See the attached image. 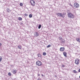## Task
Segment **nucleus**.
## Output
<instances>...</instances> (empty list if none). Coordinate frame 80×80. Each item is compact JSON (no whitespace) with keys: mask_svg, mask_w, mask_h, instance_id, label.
<instances>
[{"mask_svg":"<svg viewBox=\"0 0 80 80\" xmlns=\"http://www.w3.org/2000/svg\"><path fill=\"white\" fill-rule=\"evenodd\" d=\"M74 7H75L76 8H78V7H79V4L77 2L75 3L74 4Z\"/></svg>","mask_w":80,"mask_h":80,"instance_id":"nucleus-5","label":"nucleus"},{"mask_svg":"<svg viewBox=\"0 0 80 80\" xmlns=\"http://www.w3.org/2000/svg\"><path fill=\"white\" fill-rule=\"evenodd\" d=\"M70 6H71V7H72V5L71 4H70Z\"/></svg>","mask_w":80,"mask_h":80,"instance_id":"nucleus-31","label":"nucleus"},{"mask_svg":"<svg viewBox=\"0 0 80 80\" xmlns=\"http://www.w3.org/2000/svg\"><path fill=\"white\" fill-rule=\"evenodd\" d=\"M42 77H44V75H43V74H42Z\"/></svg>","mask_w":80,"mask_h":80,"instance_id":"nucleus-29","label":"nucleus"},{"mask_svg":"<svg viewBox=\"0 0 80 80\" xmlns=\"http://www.w3.org/2000/svg\"><path fill=\"white\" fill-rule=\"evenodd\" d=\"M18 20H22V18L21 17H19L18 18Z\"/></svg>","mask_w":80,"mask_h":80,"instance_id":"nucleus-20","label":"nucleus"},{"mask_svg":"<svg viewBox=\"0 0 80 80\" xmlns=\"http://www.w3.org/2000/svg\"><path fill=\"white\" fill-rule=\"evenodd\" d=\"M38 76H40V74H38Z\"/></svg>","mask_w":80,"mask_h":80,"instance_id":"nucleus-32","label":"nucleus"},{"mask_svg":"<svg viewBox=\"0 0 80 80\" xmlns=\"http://www.w3.org/2000/svg\"><path fill=\"white\" fill-rule=\"evenodd\" d=\"M34 35L35 37H38V36H39V34H38V33L37 32H35Z\"/></svg>","mask_w":80,"mask_h":80,"instance_id":"nucleus-8","label":"nucleus"},{"mask_svg":"<svg viewBox=\"0 0 80 80\" xmlns=\"http://www.w3.org/2000/svg\"><path fill=\"white\" fill-rule=\"evenodd\" d=\"M78 72H80V69L78 70Z\"/></svg>","mask_w":80,"mask_h":80,"instance_id":"nucleus-27","label":"nucleus"},{"mask_svg":"<svg viewBox=\"0 0 80 80\" xmlns=\"http://www.w3.org/2000/svg\"><path fill=\"white\" fill-rule=\"evenodd\" d=\"M8 75L9 76V77H11L12 76V73L11 72H9L8 73Z\"/></svg>","mask_w":80,"mask_h":80,"instance_id":"nucleus-15","label":"nucleus"},{"mask_svg":"<svg viewBox=\"0 0 80 80\" xmlns=\"http://www.w3.org/2000/svg\"><path fill=\"white\" fill-rule=\"evenodd\" d=\"M29 18H32V14H29Z\"/></svg>","mask_w":80,"mask_h":80,"instance_id":"nucleus-19","label":"nucleus"},{"mask_svg":"<svg viewBox=\"0 0 80 80\" xmlns=\"http://www.w3.org/2000/svg\"><path fill=\"white\" fill-rule=\"evenodd\" d=\"M67 52H63V54L64 55L65 57H67Z\"/></svg>","mask_w":80,"mask_h":80,"instance_id":"nucleus-10","label":"nucleus"},{"mask_svg":"<svg viewBox=\"0 0 80 80\" xmlns=\"http://www.w3.org/2000/svg\"><path fill=\"white\" fill-rule=\"evenodd\" d=\"M38 80H41V79H40L38 78Z\"/></svg>","mask_w":80,"mask_h":80,"instance_id":"nucleus-30","label":"nucleus"},{"mask_svg":"<svg viewBox=\"0 0 80 80\" xmlns=\"http://www.w3.org/2000/svg\"><path fill=\"white\" fill-rule=\"evenodd\" d=\"M49 47H51L50 45H49L47 46V48H49Z\"/></svg>","mask_w":80,"mask_h":80,"instance_id":"nucleus-21","label":"nucleus"},{"mask_svg":"<svg viewBox=\"0 0 80 80\" xmlns=\"http://www.w3.org/2000/svg\"><path fill=\"white\" fill-rule=\"evenodd\" d=\"M41 27H42V26L41 25H39L38 27V29H40V28H41Z\"/></svg>","mask_w":80,"mask_h":80,"instance_id":"nucleus-18","label":"nucleus"},{"mask_svg":"<svg viewBox=\"0 0 80 80\" xmlns=\"http://www.w3.org/2000/svg\"><path fill=\"white\" fill-rule=\"evenodd\" d=\"M43 55H44V56H45L46 55H47V53L45 52H44L43 53Z\"/></svg>","mask_w":80,"mask_h":80,"instance_id":"nucleus-16","label":"nucleus"},{"mask_svg":"<svg viewBox=\"0 0 80 80\" xmlns=\"http://www.w3.org/2000/svg\"><path fill=\"white\" fill-rule=\"evenodd\" d=\"M25 16H26L27 17V16H28V15L27 14H25Z\"/></svg>","mask_w":80,"mask_h":80,"instance_id":"nucleus-26","label":"nucleus"},{"mask_svg":"<svg viewBox=\"0 0 80 80\" xmlns=\"http://www.w3.org/2000/svg\"><path fill=\"white\" fill-rule=\"evenodd\" d=\"M59 40H60V41L61 40H62V37H59Z\"/></svg>","mask_w":80,"mask_h":80,"instance_id":"nucleus-24","label":"nucleus"},{"mask_svg":"<svg viewBox=\"0 0 80 80\" xmlns=\"http://www.w3.org/2000/svg\"><path fill=\"white\" fill-rule=\"evenodd\" d=\"M62 67H65V66L64 65L62 64Z\"/></svg>","mask_w":80,"mask_h":80,"instance_id":"nucleus-25","label":"nucleus"},{"mask_svg":"<svg viewBox=\"0 0 80 80\" xmlns=\"http://www.w3.org/2000/svg\"><path fill=\"white\" fill-rule=\"evenodd\" d=\"M2 60V58L1 57H0V62H1Z\"/></svg>","mask_w":80,"mask_h":80,"instance_id":"nucleus-22","label":"nucleus"},{"mask_svg":"<svg viewBox=\"0 0 80 80\" xmlns=\"http://www.w3.org/2000/svg\"><path fill=\"white\" fill-rule=\"evenodd\" d=\"M38 56L39 58H41L42 57V55L40 53L38 54Z\"/></svg>","mask_w":80,"mask_h":80,"instance_id":"nucleus-11","label":"nucleus"},{"mask_svg":"<svg viewBox=\"0 0 80 80\" xmlns=\"http://www.w3.org/2000/svg\"><path fill=\"white\" fill-rule=\"evenodd\" d=\"M73 72L75 73H77V71H76V70H73Z\"/></svg>","mask_w":80,"mask_h":80,"instance_id":"nucleus-17","label":"nucleus"},{"mask_svg":"<svg viewBox=\"0 0 80 80\" xmlns=\"http://www.w3.org/2000/svg\"><path fill=\"white\" fill-rule=\"evenodd\" d=\"M65 13H58L57 15L59 16V17H62V18H64L65 17Z\"/></svg>","mask_w":80,"mask_h":80,"instance_id":"nucleus-1","label":"nucleus"},{"mask_svg":"<svg viewBox=\"0 0 80 80\" xmlns=\"http://www.w3.org/2000/svg\"><path fill=\"white\" fill-rule=\"evenodd\" d=\"M18 47L19 49H22V47L20 45L18 46Z\"/></svg>","mask_w":80,"mask_h":80,"instance_id":"nucleus-14","label":"nucleus"},{"mask_svg":"<svg viewBox=\"0 0 80 80\" xmlns=\"http://www.w3.org/2000/svg\"><path fill=\"white\" fill-rule=\"evenodd\" d=\"M30 3L31 5L33 7L35 5V2L33 0H31L30 1Z\"/></svg>","mask_w":80,"mask_h":80,"instance_id":"nucleus-3","label":"nucleus"},{"mask_svg":"<svg viewBox=\"0 0 80 80\" xmlns=\"http://www.w3.org/2000/svg\"><path fill=\"white\" fill-rule=\"evenodd\" d=\"M60 50L61 52H63L65 50V48H61Z\"/></svg>","mask_w":80,"mask_h":80,"instance_id":"nucleus-9","label":"nucleus"},{"mask_svg":"<svg viewBox=\"0 0 80 80\" xmlns=\"http://www.w3.org/2000/svg\"><path fill=\"white\" fill-rule=\"evenodd\" d=\"M8 12H9V11H8Z\"/></svg>","mask_w":80,"mask_h":80,"instance_id":"nucleus-33","label":"nucleus"},{"mask_svg":"<svg viewBox=\"0 0 80 80\" xmlns=\"http://www.w3.org/2000/svg\"><path fill=\"white\" fill-rule=\"evenodd\" d=\"M2 43H0V47L1 46H2Z\"/></svg>","mask_w":80,"mask_h":80,"instance_id":"nucleus-28","label":"nucleus"},{"mask_svg":"<svg viewBox=\"0 0 80 80\" xmlns=\"http://www.w3.org/2000/svg\"><path fill=\"white\" fill-rule=\"evenodd\" d=\"M76 40L78 42H79L80 43V39L78 38H76Z\"/></svg>","mask_w":80,"mask_h":80,"instance_id":"nucleus-12","label":"nucleus"},{"mask_svg":"<svg viewBox=\"0 0 80 80\" xmlns=\"http://www.w3.org/2000/svg\"><path fill=\"white\" fill-rule=\"evenodd\" d=\"M68 17L70 18H73L75 16L73 14L71 13H68Z\"/></svg>","mask_w":80,"mask_h":80,"instance_id":"nucleus-2","label":"nucleus"},{"mask_svg":"<svg viewBox=\"0 0 80 80\" xmlns=\"http://www.w3.org/2000/svg\"><path fill=\"white\" fill-rule=\"evenodd\" d=\"M12 72L13 73H14V74H15V73H17V70H14L13 72Z\"/></svg>","mask_w":80,"mask_h":80,"instance_id":"nucleus-13","label":"nucleus"},{"mask_svg":"<svg viewBox=\"0 0 80 80\" xmlns=\"http://www.w3.org/2000/svg\"><path fill=\"white\" fill-rule=\"evenodd\" d=\"M36 64L38 66H41V65H42V63L39 61L36 62Z\"/></svg>","mask_w":80,"mask_h":80,"instance_id":"nucleus-4","label":"nucleus"},{"mask_svg":"<svg viewBox=\"0 0 80 80\" xmlns=\"http://www.w3.org/2000/svg\"><path fill=\"white\" fill-rule=\"evenodd\" d=\"M60 42L61 43H64L65 42V40L62 39L60 40Z\"/></svg>","mask_w":80,"mask_h":80,"instance_id":"nucleus-7","label":"nucleus"},{"mask_svg":"<svg viewBox=\"0 0 80 80\" xmlns=\"http://www.w3.org/2000/svg\"><path fill=\"white\" fill-rule=\"evenodd\" d=\"M75 63L76 65H78L79 64V60H78V59H76L75 60Z\"/></svg>","mask_w":80,"mask_h":80,"instance_id":"nucleus-6","label":"nucleus"},{"mask_svg":"<svg viewBox=\"0 0 80 80\" xmlns=\"http://www.w3.org/2000/svg\"><path fill=\"white\" fill-rule=\"evenodd\" d=\"M20 6L22 7L23 6V3H20Z\"/></svg>","mask_w":80,"mask_h":80,"instance_id":"nucleus-23","label":"nucleus"}]
</instances>
